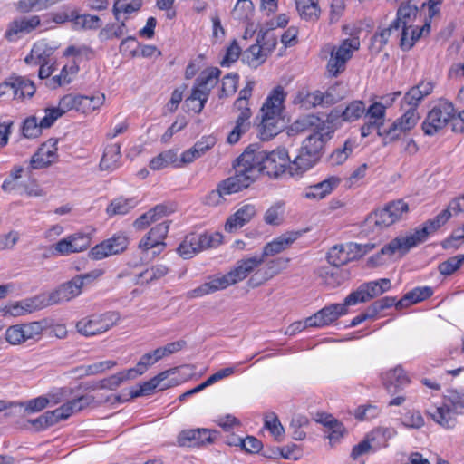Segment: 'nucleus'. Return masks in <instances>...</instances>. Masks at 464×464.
Instances as JSON below:
<instances>
[{
  "instance_id": "nucleus-1",
  "label": "nucleus",
  "mask_w": 464,
  "mask_h": 464,
  "mask_svg": "<svg viewBox=\"0 0 464 464\" xmlns=\"http://www.w3.org/2000/svg\"><path fill=\"white\" fill-rule=\"evenodd\" d=\"M288 151L285 148H278L272 151L261 150L255 145H249L238 156L233 168L239 172L249 187L260 174L277 178L285 173L291 165Z\"/></svg>"
},
{
  "instance_id": "nucleus-2",
  "label": "nucleus",
  "mask_w": 464,
  "mask_h": 464,
  "mask_svg": "<svg viewBox=\"0 0 464 464\" xmlns=\"http://www.w3.org/2000/svg\"><path fill=\"white\" fill-rule=\"evenodd\" d=\"M298 232H287L280 235L265 245L260 256L240 259L227 274H216L197 290H224L246 279L259 267L266 256H275L288 248L299 237Z\"/></svg>"
},
{
  "instance_id": "nucleus-3",
  "label": "nucleus",
  "mask_w": 464,
  "mask_h": 464,
  "mask_svg": "<svg viewBox=\"0 0 464 464\" xmlns=\"http://www.w3.org/2000/svg\"><path fill=\"white\" fill-rule=\"evenodd\" d=\"M308 126H315L313 133L310 134L302 143L296 157L292 160L289 167V174L292 177H302L307 170L312 169L321 159L325 142L334 134V130L325 121H321L315 115H307L301 121H296L295 126L299 130Z\"/></svg>"
},
{
  "instance_id": "nucleus-4",
  "label": "nucleus",
  "mask_w": 464,
  "mask_h": 464,
  "mask_svg": "<svg viewBox=\"0 0 464 464\" xmlns=\"http://www.w3.org/2000/svg\"><path fill=\"white\" fill-rule=\"evenodd\" d=\"M397 10L395 24L401 29L400 46L410 50L415 43L430 30V21L419 10V0H401Z\"/></svg>"
},
{
  "instance_id": "nucleus-5",
  "label": "nucleus",
  "mask_w": 464,
  "mask_h": 464,
  "mask_svg": "<svg viewBox=\"0 0 464 464\" xmlns=\"http://www.w3.org/2000/svg\"><path fill=\"white\" fill-rule=\"evenodd\" d=\"M287 93L284 87L277 85L272 89L261 107V135L263 140H270L281 131L279 125L285 110Z\"/></svg>"
},
{
  "instance_id": "nucleus-6",
  "label": "nucleus",
  "mask_w": 464,
  "mask_h": 464,
  "mask_svg": "<svg viewBox=\"0 0 464 464\" xmlns=\"http://www.w3.org/2000/svg\"><path fill=\"white\" fill-rule=\"evenodd\" d=\"M359 30L351 32L350 37L343 39L338 45H329V58L325 65V74L337 78L347 68L348 62L361 47Z\"/></svg>"
},
{
  "instance_id": "nucleus-7",
  "label": "nucleus",
  "mask_w": 464,
  "mask_h": 464,
  "mask_svg": "<svg viewBox=\"0 0 464 464\" xmlns=\"http://www.w3.org/2000/svg\"><path fill=\"white\" fill-rule=\"evenodd\" d=\"M429 235V230L426 226L416 228L413 232L405 235H400L389 243L384 245L381 250L370 258V262L375 266L383 263L382 256L389 257L398 254L401 257L405 256L411 248L417 246L424 242Z\"/></svg>"
},
{
  "instance_id": "nucleus-8",
  "label": "nucleus",
  "mask_w": 464,
  "mask_h": 464,
  "mask_svg": "<svg viewBox=\"0 0 464 464\" xmlns=\"http://www.w3.org/2000/svg\"><path fill=\"white\" fill-rule=\"evenodd\" d=\"M378 292H352L343 304H334L321 309L313 316L305 319V324L312 327H323L337 320L341 315L347 313L349 305L360 302H366L377 296Z\"/></svg>"
},
{
  "instance_id": "nucleus-9",
  "label": "nucleus",
  "mask_w": 464,
  "mask_h": 464,
  "mask_svg": "<svg viewBox=\"0 0 464 464\" xmlns=\"http://www.w3.org/2000/svg\"><path fill=\"white\" fill-rule=\"evenodd\" d=\"M222 242L223 235L219 232H191L185 236L177 252L182 258L190 259L204 250L218 247Z\"/></svg>"
},
{
  "instance_id": "nucleus-10",
  "label": "nucleus",
  "mask_w": 464,
  "mask_h": 464,
  "mask_svg": "<svg viewBox=\"0 0 464 464\" xmlns=\"http://www.w3.org/2000/svg\"><path fill=\"white\" fill-rule=\"evenodd\" d=\"M119 320V314L114 312L92 314L78 320L75 328L82 336L92 337L108 332L118 324Z\"/></svg>"
},
{
  "instance_id": "nucleus-11",
  "label": "nucleus",
  "mask_w": 464,
  "mask_h": 464,
  "mask_svg": "<svg viewBox=\"0 0 464 464\" xmlns=\"http://www.w3.org/2000/svg\"><path fill=\"white\" fill-rule=\"evenodd\" d=\"M454 105L448 100H440L428 112L421 128L426 135H434L451 123Z\"/></svg>"
},
{
  "instance_id": "nucleus-12",
  "label": "nucleus",
  "mask_w": 464,
  "mask_h": 464,
  "mask_svg": "<svg viewBox=\"0 0 464 464\" xmlns=\"http://www.w3.org/2000/svg\"><path fill=\"white\" fill-rule=\"evenodd\" d=\"M432 292H407V294L400 299L398 302H395L393 298H383L378 302H375L371 309L372 310V314H364L354 317L352 322V326H356L365 321L367 318L373 316L378 312L391 307L392 305H396L397 309H401L407 307L409 305L417 304L421 302L431 296Z\"/></svg>"
},
{
  "instance_id": "nucleus-13",
  "label": "nucleus",
  "mask_w": 464,
  "mask_h": 464,
  "mask_svg": "<svg viewBox=\"0 0 464 464\" xmlns=\"http://www.w3.org/2000/svg\"><path fill=\"white\" fill-rule=\"evenodd\" d=\"M242 175L235 170V174L221 180L216 189L211 190L205 198V204L218 206L225 200V196L231 195L247 188Z\"/></svg>"
},
{
  "instance_id": "nucleus-14",
  "label": "nucleus",
  "mask_w": 464,
  "mask_h": 464,
  "mask_svg": "<svg viewBox=\"0 0 464 464\" xmlns=\"http://www.w3.org/2000/svg\"><path fill=\"white\" fill-rule=\"evenodd\" d=\"M33 81L22 76H10L0 84V97L23 101L35 92Z\"/></svg>"
},
{
  "instance_id": "nucleus-15",
  "label": "nucleus",
  "mask_w": 464,
  "mask_h": 464,
  "mask_svg": "<svg viewBox=\"0 0 464 464\" xmlns=\"http://www.w3.org/2000/svg\"><path fill=\"white\" fill-rule=\"evenodd\" d=\"M92 233L76 232L60 239L53 246V254L67 256L87 250L92 245Z\"/></svg>"
},
{
  "instance_id": "nucleus-16",
  "label": "nucleus",
  "mask_w": 464,
  "mask_h": 464,
  "mask_svg": "<svg viewBox=\"0 0 464 464\" xmlns=\"http://www.w3.org/2000/svg\"><path fill=\"white\" fill-rule=\"evenodd\" d=\"M105 102V95L100 92H96L92 95H80L68 93L63 95V102L65 109L76 111L83 114H91L94 111L100 109Z\"/></svg>"
},
{
  "instance_id": "nucleus-17",
  "label": "nucleus",
  "mask_w": 464,
  "mask_h": 464,
  "mask_svg": "<svg viewBox=\"0 0 464 464\" xmlns=\"http://www.w3.org/2000/svg\"><path fill=\"white\" fill-rule=\"evenodd\" d=\"M128 244L129 240L124 233H116L92 246L89 251V257L93 260H102L110 256L118 255L127 249Z\"/></svg>"
},
{
  "instance_id": "nucleus-18",
  "label": "nucleus",
  "mask_w": 464,
  "mask_h": 464,
  "mask_svg": "<svg viewBox=\"0 0 464 464\" xmlns=\"http://www.w3.org/2000/svg\"><path fill=\"white\" fill-rule=\"evenodd\" d=\"M169 224L168 222H161L155 225L150 231L141 238L139 243V248L142 252H148L150 249H157L153 251L154 255H160L166 247L165 239L168 236Z\"/></svg>"
},
{
  "instance_id": "nucleus-19",
  "label": "nucleus",
  "mask_w": 464,
  "mask_h": 464,
  "mask_svg": "<svg viewBox=\"0 0 464 464\" xmlns=\"http://www.w3.org/2000/svg\"><path fill=\"white\" fill-rule=\"evenodd\" d=\"M360 247L354 242L333 246L326 254V259L334 267L340 268L352 261L360 259Z\"/></svg>"
},
{
  "instance_id": "nucleus-20",
  "label": "nucleus",
  "mask_w": 464,
  "mask_h": 464,
  "mask_svg": "<svg viewBox=\"0 0 464 464\" xmlns=\"http://www.w3.org/2000/svg\"><path fill=\"white\" fill-rule=\"evenodd\" d=\"M79 292H41L30 304L26 306H22L24 312H32L34 310L42 309L50 305L60 304L64 302H69L78 295Z\"/></svg>"
},
{
  "instance_id": "nucleus-21",
  "label": "nucleus",
  "mask_w": 464,
  "mask_h": 464,
  "mask_svg": "<svg viewBox=\"0 0 464 464\" xmlns=\"http://www.w3.org/2000/svg\"><path fill=\"white\" fill-rule=\"evenodd\" d=\"M58 160L57 140H49L43 143L31 157L28 169H43L48 168Z\"/></svg>"
},
{
  "instance_id": "nucleus-22",
  "label": "nucleus",
  "mask_w": 464,
  "mask_h": 464,
  "mask_svg": "<svg viewBox=\"0 0 464 464\" xmlns=\"http://www.w3.org/2000/svg\"><path fill=\"white\" fill-rule=\"evenodd\" d=\"M331 89H328L325 92L321 91H314L310 92L308 91H299L293 100L294 104L299 105L304 110H311L317 105L321 104H333L336 102L340 97L334 98L331 92Z\"/></svg>"
},
{
  "instance_id": "nucleus-23",
  "label": "nucleus",
  "mask_w": 464,
  "mask_h": 464,
  "mask_svg": "<svg viewBox=\"0 0 464 464\" xmlns=\"http://www.w3.org/2000/svg\"><path fill=\"white\" fill-rule=\"evenodd\" d=\"M218 431L209 429H195L181 431L178 444L181 447H199L215 441Z\"/></svg>"
},
{
  "instance_id": "nucleus-24",
  "label": "nucleus",
  "mask_w": 464,
  "mask_h": 464,
  "mask_svg": "<svg viewBox=\"0 0 464 464\" xmlns=\"http://www.w3.org/2000/svg\"><path fill=\"white\" fill-rule=\"evenodd\" d=\"M59 45L47 39L36 41L30 53L25 56L24 62L28 65L37 66L38 63H49L50 58L54 54Z\"/></svg>"
},
{
  "instance_id": "nucleus-25",
  "label": "nucleus",
  "mask_w": 464,
  "mask_h": 464,
  "mask_svg": "<svg viewBox=\"0 0 464 464\" xmlns=\"http://www.w3.org/2000/svg\"><path fill=\"white\" fill-rule=\"evenodd\" d=\"M222 72L218 67H207L202 70L197 77L192 90L195 95L202 96L203 99H208L210 92L219 82Z\"/></svg>"
},
{
  "instance_id": "nucleus-26",
  "label": "nucleus",
  "mask_w": 464,
  "mask_h": 464,
  "mask_svg": "<svg viewBox=\"0 0 464 464\" xmlns=\"http://www.w3.org/2000/svg\"><path fill=\"white\" fill-rule=\"evenodd\" d=\"M41 24L39 15H30L16 18L9 23L5 31V38L9 41H14L24 34L34 31Z\"/></svg>"
},
{
  "instance_id": "nucleus-27",
  "label": "nucleus",
  "mask_w": 464,
  "mask_h": 464,
  "mask_svg": "<svg viewBox=\"0 0 464 464\" xmlns=\"http://www.w3.org/2000/svg\"><path fill=\"white\" fill-rule=\"evenodd\" d=\"M341 183L337 176H329L324 180L307 186L302 192V197L309 200H321L330 195Z\"/></svg>"
},
{
  "instance_id": "nucleus-28",
  "label": "nucleus",
  "mask_w": 464,
  "mask_h": 464,
  "mask_svg": "<svg viewBox=\"0 0 464 464\" xmlns=\"http://www.w3.org/2000/svg\"><path fill=\"white\" fill-rule=\"evenodd\" d=\"M93 401V397L90 395H82L70 400L66 403L53 411H51L50 412L53 416L54 423H56L61 420H65L72 414L81 411L84 408L91 405Z\"/></svg>"
},
{
  "instance_id": "nucleus-29",
  "label": "nucleus",
  "mask_w": 464,
  "mask_h": 464,
  "mask_svg": "<svg viewBox=\"0 0 464 464\" xmlns=\"http://www.w3.org/2000/svg\"><path fill=\"white\" fill-rule=\"evenodd\" d=\"M256 214V208L253 204H245L240 207L234 214L230 215L224 225V229L227 233H235L246 224L249 223Z\"/></svg>"
},
{
  "instance_id": "nucleus-30",
  "label": "nucleus",
  "mask_w": 464,
  "mask_h": 464,
  "mask_svg": "<svg viewBox=\"0 0 464 464\" xmlns=\"http://www.w3.org/2000/svg\"><path fill=\"white\" fill-rule=\"evenodd\" d=\"M174 212L172 206L168 204H158L147 212L140 215L133 223L135 228L142 230L150 226L153 222L167 217Z\"/></svg>"
},
{
  "instance_id": "nucleus-31",
  "label": "nucleus",
  "mask_w": 464,
  "mask_h": 464,
  "mask_svg": "<svg viewBox=\"0 0 464 464\" xmlns=\"http://www.w3.org/2000/svg\"><path fill=\"white\" fill-rule=\"evenodd\" d=\"M171 373H174V369L163 371L149 381L140 383L137 389H132L130 392V397L138 398L140 396L150 395L153 393L157 388L160 390L169 388V386L168 385H161V382L165 381Z\"/></svg>"
},
{
  "instance_id": "nucleus-32",
  "label": "nucleus",
  "mask_w": 464,
  "mask_h": 464,
  "mask_svg": "<svg viewBox=\"0 0 464 464\" xmlns=\"http://www.w3.org/2000/svg\"><path fill=\"white\" fill-rule=\"evenodd\" d=\"M431 420L444 429H453L457 424V413L444 402L426 411Z\"/></svg>"
},
{
  "instance_id": "nucleus-33",
  "label": "nucleus",
  "mask_w": 464,
  "mask_h": 464,
  "mask_svg": "<svg viewBox=\"0 0 464 464\" xmlns=\"http://www.w3.org/2000/svg\"><path fill=\"white\" fill-rule=\"evenodd\" d=\"M140 204L137 197L119 196L113 198L106 207V214L111 218L114 216H124L129 214Z\"/></svg>"
},
{
  "instance_id": "nucleus-34",
  "label": "nucleus",
  "mask_w": 464,
  "mask_h": 464,
  "mask_svg": "<svg viewBox=\"0 0 464 464\" xmlns=\"http://www.w3.org/2000/svg\"><path fill=\"white\" fill-rule=\"evenodd\" d=\"M80 72V66L70 60L62 67L59 74L49 79L47 86L56 89L72 83Z\"/></svg>"
},
{
  "instance_id": "nucleus-35",
  "label": "nucleus",
  "mask_w": 464,
  "mask_h": 464,
  "mask_svg": "<svg viewBox=\"0 0 464 464\" xmlns=\"http://www.w3.org/2000/svg\"><path fill=\"white\" fill-rule=\"evenodd\" d=\"M393 224L385 207L372 211L364 220V227L372 232L381 231Z\"/></svg>"
},
{
  "instance_id": "nucleus-36",
  "label": "nucleus",
  "mask_w": 464,
  "mask_h": 464,
  "mask_svg": "<svg viewBox=\"0 0 464 464\" xmlns=\"http://www.w3.org/2000/svg\"><path fill=\"white\" fill-rule=\"evenodd\" d=\"M104 274V270L101 268L93 269L88 273L78 275L68 282L64 283L63 290H82V287L91 286Z\"/></svg>"
},
{
  "instance_id": "nucleus-37",
  "label": "nucleus",
  "mask_w": 464,
  "mask_h": 464,
  "mask_svg": "<svg viewBox=\"0 0 464 464\" xmlns=\"http://www.w3.org/2000/svg\"><path fill=\"white\" fill-rule=\"evenodd\" d=\"M382 382L389 392H394L406 386L410 379L405 371L401 366H397L382 374Z\"/></svg>"
},
{
  "instance_id": "nucleus-38",
  "label": "nucleus",
  "mask_w": 464,
  "mask_h": 464,
  "mask_svg": "<svg viewBox=\"0 0 464 464\" xmlns=\"http://www.w3.org/2000/svg\"><path fill=\"white\" fill-rule=\"evenodd\" d=\"M397 434L393 428L378 427L369 432L365 437L372 445L373 451L386 448L388 441Z\"/></svg>"
},
{
  "instance_id": "nucleus-39",
  "label": "nucleus",
  "mask_w": 464,
  "mask_h": 464,
  "mask_svg": "<svg viewBox=\"0 0 464 464\" xmlns=\"http://www.w3.org/2000/svg\"><path fill=\"white\" fill-rule=\"evenodd\" d=\"M255 5L251 0H237L231 16L240 23L250 24L255 16Z\"/></svg>"
},
{
  "instance_id": "nucleus-40",
  "label": "nucleus",
  "mask_w": 464,
  "mask_h": 464,
  "mask_svg": "<svg viewBox=\"0 0 464 464\" xmlns=\"http://www.w3.org/2000/svg\"><path fill=\"white\" fill-rule=\"evenodd\" d=\"M96 56L95 51L88 45H69L63 52V57L72 59L71 62H75L80 66L82 62H88L94 59Z\"/></svg>"
},
{
  "instance_id": "nucleus-41",
  "label": "nucleus",
  "mask_w": 464,
  "mask_h": 464,
  "mask_svg": "<svg viewBox=\"0 0 464 464\" xmlns=\"http://www.w3.org/2000/svg\"><path fill=\"white\" fill-rule=\"evenodd\" d=\"M121 159V145L119 143L110 144L104 149L100 167L104 170H114L120 166Z\"/></svg>"
},
{
  "instance_id": "nucleus-42",
  "label": "nucleus",
  "mask_w": 464,
  "mask_h": 464,
  "mask_svg": "<svg viewBox=\"0 0 464 464\" xmlns=\"http://www.w3.org/2000/svg\"><path fill=\"white\" fill-rule=\"evenodd\" d=\"M300 17L306 22H316L321 14L318 0H295Z\"/></svg>"
},
{
  "instance_id": "nucleus-43",
  "label": "nucleus",
  "mask_w": 464,
  "mask_h": 464,
  "mask_svg": "<svg viewBox=\"0 0 464 464\" xmlns=\"http://www.w3.org/2000/svg\"><path fill=\"white\" fill-rule=\"evenodd\" d=\"M320 276L328 287L335 288L341 286L348 279V272L341 268L333 267L322 268Z\"/></svg>"
},
{
  "instance_id": "nucleus-44",
  "label": "nucleus",
  "mask_w": 464,
  "mask_h": 464,
  "mask_svg": "<svg viewBox=\"0 0 464 464\" xmlns=\"http://www.w3.org/2000/svg\"><path fill=\"white\" fill-rule=\"evenodd\" d=\"M400 33L401 29L392 21L388 27L377 31L372 35L371 43L372 46L375 50L381 51L387 44L392 35L395 34L397 37H400Z\"/></svg>"
},
{
  "instance_id": "nucleus-45",
  "label": "nucleus",
  "mask_w": 464,
  "mask_h": 464,
  "mask_svg": "<svg viewBox=\"0 0 464 464\" xmlns=\"http://www.w3.org/2000/svg\"><path fill=\"white\" fill-rule=\"evenodd\" d=\"M178 164V154L174 150H168L160 152L156 157H153L150 162L149 167L152 170H160L169 165L176 168Z\"/></svg>"
},
{
  "instance_id": "nucleus-46",
  "label": "nucleus",
  "mask_w": 464,
  "mask_h": 464,
  "mask_svg": "<svg viewBox=\"0 0 464 464\" xmlns=\"http://www.w3.org/2000/svg\"><path fill=\"white\" fill-rule=\"evenodd\" d=\"M281 259H273L266 263L264 268L258 269L251 277L254 285H258L276 275L281 269Z\"/></svg>"
},
{
  "instance_id": "nucleus-47",
  "label": "nucleus",
  "mask_w": 464,
  "mask_h": 464,
  "mask_svg": "<svg viewBox=\"0 0 464 464\" xmlns=\"http://www.w3.org/2000/svg\"><path fill=\"white\" fill-rule=\"evenodd\" d=\"M267 57L268 55L257 43L250 45L243 53V61L255 69L262 65Z\"/></svg>"
},
{
  "instance_id": "nucleus-48",
  "label": "nucleus",
  "mask_w": 464,
  "mask_h": 464,
  "mask_svg": "<svg viewBox=\"0 0 464 464\" xmlns=\"http://www.w3.org/2000/svg\"><path fill=\"white\" fill-rule=\"evenodd\" d=\"M239 75L235 72L226 74L222 80L221 84L218 89V96L219 99H225L236 93L238 86Z\"/></svg>"
},
{
  "instance_id": "nucleus-49",
  "label": "nucleus",
  "mask_w": 464,
  "mask_h": 464,
  "mask_svg": "<svg viewBox=\"0 0 464 464\" xmlns=\"http://www.w3.org/2000/svg\"><path fill=\"white\" fill-rule=\"evenodd\" d=\"M102 23L99 16L89 14H80L75 9L73 27L75 29L96 30Z\"/></svg>"
},
{
  "instance_id": "nucleus-50",
  "label": "nucleus",
  "mask_w": 464,
  "mask_h": 464,
  "mask_svg": "<svg viewBox=\"0 0 464 464\" xmlns=\"http://www.w3.org/2000/svg\"><path fill=\"white\" fill-rule=\"evenodd\" d=\"M63 102V96L59 100L57 107L46 108L44 110V116L40 120L41 125L44 129H49L53 123L62 117L64 113L70 111L69 109H65Z\"/></svg>"
},
{
  "instance_id": "nucleus-51",
  "label": "nucleus",
  "mask_w": 464,
  "mask_h": 464,
  "mask_svg": "<svg viewBox=\"0 0 464 464\" xmlns=\"http://www.w3.org/2000/svg\"><path fill=\"white\" fill-rule=\"evenodd\" d=\"M61 0H19L16 4V9L22 13H29L31 11L45 10Z\"/></svg>"
},
{
  "instance_id": "nucleus-52",
  "label": "nucleus",
  "mask_w": 464,
  "mask_h": 464,
  "mask_svg": "<svg viewBox=\"0 0 464 464\" xmlns=\"http://www.w3.org/2000/svg\"><path fill=\"white\" fill-rule=\"evenodd\" d=\"M142 0H116L113 5V14L117 20L120 14H123L126 17L140 9Z\"/></svg>"
},
{
  "instance_id": "nucleus-53",
  "label": "nucleus",
  "mask_w": 464,
  "mask_h": 464,
  "mask_svg": "<svg viewBox=\"0 0 464 464\" xmlns=\"http://www.w3.org/2000/svg\"><path fill=\"white\" fill-rule=\"evenodd\" d=\"M168 267L163 265H157L140 273L136 278V284L144 285L150 282L158 280L168 274Z\"/></svg>"
},
{
  "instance_id": "nucleus-54",
  "label": "nucleus",
  "mask_w": 464,
  "mask_h": 464,
  "mask_svg": "<svg viewBox=\"0 0 464 464\" xmlns=\"http://www.w3.org/2000/svg\"><path fill=\"white\" fill-rule=\"evenodd\" d=\"M365 113V104L362 101L355 100L348 103L342 111L341 118L344 121H355Z\"/></svg>"
},
{
  "instance_id": "nucleus-55",
  "label": "nucleus",
  "mask_w": 464,
  "mask_h": 464,
  "mask_svg": "<svg viewBox=\"0 0 464 464\" xmlns=\"http://www.w3.org/2000/svg\"><path fill=\"white\" fill-rule=\"evenodd\" d=\"M384 207L387 209L394 224L401 220L403 217L407 215L410 211L408 203L405 202L403 199H396L390 201L387 204H385Z\"/></svg>"
},
{
  "instance_id": "nucleus-56",
  "label": "nucleus",
  "mask_w": 464,
  "mask_h": 464,
  "mask_svg": "<svg viewBox=\"0 0 464 464\" xmlns=\"http://www.w3.org/2000/svg\"><path fill=\"white\" fill-rule=\"evenodd\" d=\"M355 147V141L352 139H347L343 147L335 149L330 155V162L332 165L343 164L352 154Z\"/></svg>"
},
{
  "instance_id": "nucleus-57",
  "label": "nucleus",
  "mask_w": 464,
  "mask_h": 464,
  "mask_svg": "<svg viewBox=\"0 0 464 464\" xmlns=\"http://www.w3.org/2000/svg\"><path fill=\"white\" fill-rule=\"evenodd\" d=\"M442 402L457 413V415L464 412V393L455 390H449L444 395Z\"/></svg>"
},
{
  "instance_id": "nucleus-58",
  "label": "nucleus",
  "mask_w": 464,
  "mask_h": 464,
  "mask_svg": "<svg viewBox=\"0 0 464 464\" xmlns=\"http://www.w3.org/2000/svg\"><path fill=\"white\" fill-rule=\"evenodd\" d=\"M401 423L407 429L419 430L424 427L425 420L420 411L408 410L401 416Z\"/></svg>"
},
{
  "instance_id": "nucleus-59",
  "label": "nucleus",
  "mask_w": 464,
  "mask_h": 464,
  "mask_svg": "<svg viewBox=\"0 0 464 464\" xmlns=\"http://www.w3.org/2000/svg\"><path fill=\"white\" fill-rule=\"evenodd\" d=\"M35 116L27 117L22 126V133L25 138L34 139L41 136L44 127Z\"/></svg>"
},
{
  "instance_id": "nucleus-60",
  "label": "nucleus",
  "mask_w": 464,
  "mask_h": 464,
  "mask_svg": "<svg viewBox=\"0 0 464 464\" xmlns=\"http://www.w3.org/2000/svg\"><path fill=\"white\" fill-rule=\"evenodd\" d=\"M250 120L237 118L235 126L227 135V141L229 144H236L240 140L241 136L250 129Z\"/></svg>"
},
{
  "instance_id": "nucleus-61",
  "label": "nucleus",
  "mask_w": 464,
  "mask_h": 464,
  "mask_svg": "<svg viewBox=\"0 0 464 464\" xmlns=\"http://www.w3.org/2000/svg\"><path fill=\"white\" fill-rule=\"evenodd\" d=\"M242 53V49L238 44L237 39H233L229 44L226 47L225 54L220 61L222 67H228L235 62H237Z\"/></svg>"
},
{
  "instance_id": "nucleus-62",
  "label": "nucleus",
  "mask_w": 464,
  "mask_h": 464,
  "mask_svg": "<svg viewBox=\"0 0 464 464\" xmlns=\"http://www.w3.org/2000/svg\"><path fill=\"white\" fill-rule=\"evenodd\" d=\"M364 114L369 118V121L382 126L386 117V106L379 102H374L368 109L365 108Z\"/></svg>"
},
{
  "instance_id": "nucleus-63",
  "label": "nucleus",
  "mask_w": 464,
  "mask_h": 464,
  "mask_svg": "<svg viewBox=\"0 0 464 464\" xmlns=\"http://www.w3.org/2000/svg\"><path fill=\"white\" fill-rule=\"evenodd\" d=\"M284 203L277 202L271 206L264 215V221L272 226H278L283 221Z\"/></svg>"
},
{
  "instance_id": "nucleus-64",
  "label": "nucleus",
  "mask_w": 464,
  "mask_h": 464,
  "mask_svg": "<svg viewBox=\"0 0 464 464\" xmlns=\"http://www.w3.org/2000/svg\"><path fill=\"white\" fill-rule=\"evenodd\" d=\"M423 99V95L418 88L411 87L403 96L401 102V109H412L417 111L418 106Z\"/></svg>"
}]
</instances>
